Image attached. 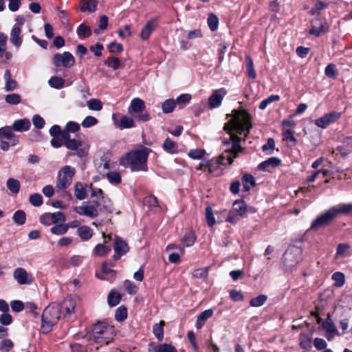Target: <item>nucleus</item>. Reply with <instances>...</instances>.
Segmentation results:
<instances>
[{
  "label": "nucleus",
  "mask_w": 352,
  "mask_h": 352,
  "mask_svg": "<svg viewBox=\"0 0 352 352\" xmlns=\"http://www.w3.org/2000/svg\"><path fill=\"white\" fill-rule=\"evenodd\" d=\"M107 177L112 184H118L121 182V176L118 172H109L107 173Z\"/></svg>",
  "instance_id": "13d9d810"
},
{
  "label": "nucleus",
  "mask_w": 352,
  "mask_h": 352,
  "mask_svg": "<svg viewBox=\"0 0 352 352\" xmlns=\"http://www.w3.org/2000/svg\"><path fill=\"white\" fill-rule=\"evenodd\" d=\"M279 99L280 96L278 95H271L270 96H269L268 98H267L266 99L263 100L260 102L259 109H265L270 103L278 101L279 100Z\"/></svg>",
  "instance_id": "bf43d9fd"
},
{
  "label": "nucleus",
  "mask_w": 352,
  "mask_h": 352,
  "mask_svg": "<svg viewBox=\"0 0 352 352\" xmlns=\"http://www.w3.org/2000/svg\"><path fill=\"white\" fill-rule=\"evenodd\" d=\"M350 245L347 243H340L338 245L335 258L345 256L346 252L350 249Z\"/></svg>",
  "instance_id": "8fccbe9b"
},
{
  "label": "nucleus",
  "mask_w": 352,
  "mask_h": 352,
  "mask_svg": "<svg viewBox=\"0 0 352 352\" xmlns=\"http://www.w3.org/2000/svg\"><path fill=\"white\" fill-rule=\"evenodd\" d=\"M87 105L90 110L100 111L102 109V102L99 99L92 98L87 102Z\"/></svg>",
  "instance_id": "79ce46f5"
},
{
  "label": "nucleus",
  "mask_w": 352,
  "mask_h": 352,
  "mask_svg": "<svg viewBox=\"0 0 352 352\" xmlns=\"http://www.w3.org/2000/svg\"><path fill=\"white\" fill-rule=\"evenodd\" d=\"M280 160L276 157H270L267 160H265L261 163L258 166L259 169L265 170L267 167L271 166L272 167H276L280 164Z\"/></svg>",
  "instance_id": "7c9ffc66"
},
{
  "label": "nucleus",
  "mask_w": 352,
  "mask_h": 352,
  "mask_svg": "<svg viewBox=\"0 0 352 352\" xmlns=\"http://www.w3.org/2000/svg\"><path fill=\"white\" fill-rule=\"evenodd\" d=\"M30 126L31 123L30 120L28 118H23L15 120L11 127L12 130L13 129L15 131L23 132L28 131Z\"/></svg>",
  "instance_id": "aec40b11"
},
{
  "label": "nucleus",
  "mask_w": 352,
  "mask_h": 352,
  "mask_svg": "<svg viewBox=\"0 0 352 352\" xmlns=\"http://www.w3.org/2000/svg\"><path fill=\"white\" fill-rule=\"evenodd\" d=\"M78 234L82 240L86 241L91 237L92 230L88 226H81L78 229Z\"/></svg>",
  "instance_id": "a19ab883"
},
{
  "label": "nucleus",
  "mask_w": 352,
  "mask_h": 352,
  "mask_svg": "<svg viewBox=\"0 0 352 352\" xmlns=\"http://www.w3.org/2000/svg\"><path fill=\"white\" fill-rule=\"evenodd\" d=\"M98 123V120L94 116H87L81 123L83 128H89L96 125Z\"/></svg>",
  "instance_id": "680f3d73"
},
{
  "label": "nucleus",
  "mask_w": 352,
  "mask_h": 352,
  "mask_svg": "<svg viewBox=\"0 0 352 352\" xmlns=\"http://www.w3.org/2000/svg\"><path fill=\"white\" fill-rule=\"evenodd\" d=\"M98 3L97 0H87L83 2L80 10L82 12H94L96 10Z\"/></svg>",
  "instance_id": "473e14b6"
},
{
  "label": "nucleus",
  "mask_w": 352,
  "mask_h": 352,
  "mask_svg": "<svg viewBox=\"0 0 352 352\" xmlns=\"http://www.w3.org/2000/svg\"><path fill=\"white\" fill-rule=\"evenodd\" d=\"M104 64L109 67H111L113 70H117L122 67L120 60L116 56L107 58L104 60Z\"/></svg>",
  "instance_id": "4c0bfd02"
},
{
  "label": "nucleus",
  "mask_w": 352,
  "mask_h": 352,
  "mask_svg": "<svg viewBox=\"0 0 352 352\" xmlns=\"http://www.w3.org/2000/svg\"><path fill=\"white\" fill-rule=\"evenodd\" d=\"M64 146L69 150L75 151L76 155L83 157L88 154L89 146L80 140L72 139L64 142Z\"/></svg>",
  "instance_id": "9d476101"
},
{
  "label": "nucleus",
  "mask_w": 352,
  "mask_h": 352,
  "mask_svg": "<svg viewBox=\"0 0 352 352\" xmlns=\"http://www.w3.org/2000/svg\"><path fill=\"white\" fill-rule=\"evenodd\" d=\"M69 228V226L67 224L59 223L53 226L51 228V232L56 235H62L65 234Z\"/></svg>",
  "instance_id": "a18cd8bd"
},
{
  "label": "nucleus",
  "mask_w": 352,
  "mask_h": 352,
  "mask_svg": "<svg viewBox=\"0 0 352 352\" xmlns=\"http://www.w3.org/2000/svg\"><path fill=\"white\" fill-rule=\"evenodd\" d=\"M205 217L208 226L212 227L215 224V219L214 217L212 209L210 206L206 208Z\"/></svg>",
  "instance_id": "3c124183"
},
{
  "label": "nucleus",
  "mask_w": 352,
  "mask_h": 352,
  "mask_svg": "<svg viewBox=\"0 0 352 352\" xmlns=\"http://www.w3.org/2000/svg\"><path fill=\"white\" fill-rule=\"evenodd\" d=\"M275 146V142L272 138H269L265 144H264L262 147V149L264 152H266L267 154H272Z\"/></svg>",
  "instance_id": "338daca9"
},
{
  "label": "nucleus",
  "mask_w": 352,
  "mask_h": 352,
  "mask_svg": "<svg viewBox=\"0 0 352 352\" xmlns=\"http://www.w3.org/2000/svg\"><path fill=\"white\" fill-rule=\"evenodd\" d=\"M77 34L80 38H87L91 34V30L90 27L87 25L85 23H81L77 28Z\"/></svg>",
  "instance_id": "e433bc0d"
},
{
  "label": "nucleus",
  "mask_w": 352,
  "mask_h": 352,
  "mask_svg": "<svg viewBox=\"0 0 352 352\" xmlns=\"http://www.w3.org/2000/svg\"><path fill=\"white\" fill-rule=\"evenodd\" d=\"M116 125L120 129H130V128L135 127L133 119L127 116H122L120 122L118 123H116Z\"/></svg>",
  "instance_id": "a878e982"
},
{
  "label": "nucleus",
  "mask_w": 352,
  "mask_h": 352,
  "mask_svg": "<svg viewBox=\"0 0 352 352\" xmlns=\"http://www.w3.org/2000/svg\"><path fill=\"white\" fill-rule=\"evenodd\" d=\"M328 25L324 19H314L311 21V28L309 33L316 36H319L322 33H324L328 30Z\"/></svg>",
  "instance_id": "f3484780"
},
{
  "label": "nucleus",
  "mask_w": 352,
  "mask_h": 352,
  "mask_svg": "<svg viewBox=\"0 0 352 352\" xmlns=\"http://www.w3.org/2000/svg\"><path fill=\"white\" fill-rule=\"evenodd\" d=\"M176 104V102L174 99L166 100L162 104V112L164 113H171L174 110Z\"/></svg>",
  "instance_id": "ea45409f"
},
{
  "label": "nucleus",
  "mask_w": 352,
  "mask_h": 352,
  "mask_svg": "<svg viewBox=\"0 0 352 352\" xmlns=\"http://www.w3.org/2000/svg\"><path fill=\"white\" fill-rule=\"evenodd\" d=\"M13 276L20 285H30L33 282L32 274H28L24 268L18 267L13 273Z\"/></svg>",
  "instance_id": "dca6fc26"
},
{
  "label": "nucleus",
  "mask_w": 352,
  "mask_h": 352,
  "mask_svg": "<svg viewBox=\"0 0 352 352\" xmlns=\"http://www.w3.org/2000/svg\"><path fill=\"white\" fill-rule=\"evenodd\" d=\"M341 116V113L337 111H332L329 113L324 114L320 118L315 120V124L322 129H325L331 123L335 122Z\"/></svg>",
  "instance_id": "ddd939ff"
},
{
  "label": "nucleus",
  "mask_w": 352,
  "mask_h": 352,
  "mask_svg": "<svg viewBox=\"0 0 352 352\" xmlns=\"http://www.w3.org/2000/svg\"><path fill=\"white\" fill-rule=\"evenodd\" d=\"M75 169L70 166H63L58 173L56 187L60 190L66 189L72 182Z\"/></svg>",
  "instance_id": "423d86ee"
},
{
  "label": "nucleus",
  "mask_w": 352,
  "mask_h": 352,
  "mask_svg": "<svg viewBox=\"0 0 352 352\" xmlns=\"http://www.w3.org/2000/svg\"><path fill=\"white\" fill-rule=\"evenodd\" d=\"M59 306L60 307V313H64L63 317L69 318L74 313L76 302L73 298L68 297L66 298Z\"/></svg>",
  "instance_id": "a211bd4d"
},
{
  "label": "nucleus",
  "mask_w": 352,
  "mask_h": 352,
  "mask_svg": "<svg viewBox=\"0 0 352 352\" xmlns=\"http://www.w3.org/2000/svg\"><path fill=\"white\" fill-rule=\"evenodd\" d=\"M301 250L292 247L287 249L283 256V262L288 270L295 267L300 261Z\"/></svg>",
  "instance_id": "1a4fd4ad"
},
{
  "label": "nucleus",
  "mask_w": 352,
  "mask_h": 352,
  "mask_svg": "<svg viewBox=\"0 0 352 352\" xmlns=\"http://www.w3.org/2000/svg\"><path fill=\"white\" fill-rule=\"evenodd\" d=\"M191 100V96L188 94H181L179 96L177 99L175 100L176 104H178L179 105H185L188 104L190 100ZM183 106L180 107V108H182Z\"/></svg>",
  "instance_id": "0e129e2a"
},
{
  "label": "nucleus",
  "mask_w": 352,
  "mask_h": 352,
  "mask_svg": "<svg viewBox=\"0 0 352 352\" xmlns=\"http://www.w3.org/2000/svg\"><path fill=\"white\" fill-rule=\"evenodd\" d=\"M144 109V102L142 99L136 98L132 100L128 111L129 113H140L135 118L140 121L147 122L151 119V117L148 112H143Z\"/></svg>",
  "instance_id": "6e6552de"
},
{
  "label": "nucleus",
  "mask_w": 352,
  "mask_h": 352,
  "mask_svg": "<svg viewBox=\"0 0 352 352\" xmlns=\"http://www.w3.org/2000/svg\"><path fill=\"white\" fill-rule=\"evenodd\" d=\"M74 195L78 200H82L87 197V191L82 183L76 182L75 184Z\"/></svg>",
  "instance_id": "cd10ccee"
},
{
  "label": "nucleus",
  "mask_w": 352,
  "mask_h": 352,
  "mask_svg": "<svg viewBox=\"0 0 352 352\" xmlns=\"http://www.w3.org/2000/svg\"><path fill=\"white\" fill-rule=\"evenodd\" d=\"M251 116L245 109H234L232 111V118L223 127L224 130L231 135L232 140L230 148H225L224 151L219 155L217 162L221 165L231 164L234 158L238 156V153L243 151L240 145L241 138L232 133L233 131L241 135L243 132L250 133L252 127L251 123Z\"/></svg>",
  "instance_id": "f257e3e1"
},
{
  "label": "nucleus",
  "mask_w": 352,
  "mask_h": 352,
  "mask_svg": "<svg viewBox=\"0 0 352 352\" xmlns=\"http://www.w3.org/2000/svg\"><path fill=\"white\" fill-rule=\"evenodd\" d=\"M21 32V28L14 25L10 32V42L16 47H19L22 43V38L20 34Z\"/></svg>",
  "instance_id": "412c9836"
},
{
  "label": "nucleus",
  "mask_w": 352,
  "mask_h": 352,
  "mask_svg": "<svg viewBox=\"0 0 352 352\" xmlns=\"http://www.w3.org/2000/svg\"><path fill=\"white\" fill-rule=\"evenodd\" d=\"M312 340L311 338L305 333H302L299 335V346L305 349L309 350L311 347Z\"/></svg>",
  "instance_id": "bb28decb"
},
{
  "label": "nucleus",
  "mask_w": 352,
  "mask_h": 352,
  "mask_svg": "<svg viewBox=\"0 0 352 352\" xmlns=\"http://www.w3.org/2000/svg\"><path fill=\"white\" fill-rule=\"evenodd\" d=\"M325 75L330 78H336L338 74L336 65L330 63L327 65L324 69Z\"/></svg>",
  "instance_id": "4d7b16f0"
},
{
  "label": "nucleus",
  "mask_w": 352,
  "mask_h": 352,
  "mask_svg": "<svg viewBox=\"0 0 352 352\" xmlns=\"http://www.w3.org/2000/svg\"><path fill=\"white\" fill-rule=\"evenodd\" d=\"M227 94L225 88L214 90L208 98V105L211 109L218 107L221 105L222 100Z\"/></svg>",
  "instance_id": "2eb2a0df"
},
{
  "label": "nucleus",
  "mask_w": 352,
  "mask_h": 352,
  "mask_svg": "<svg viewBox=\"0 0 352 352\" xmlns=\"http://www.w3.org/2000/svg\"><path fill=\"white\" fill-rule=\"evenodd\" d=\"M29 201L32 206L38 207L43 204V197L38 193H34L30 196Z\"/></svg>",
  "instance_id": "5fc2aeb1"
},
{
  "label": "nucleus",
  "mask_w": 352,
  "mask_h": 352,
  "mask_svg": "<svg viewBox=\"0 0 352 352\" xmlns=\"http://www.w3.org/2000/svg\"><path fill=\"white\" fill-rule=\"evenodd\" d=\"M94 204L86 205L76 207L74 210L80 215L87 216L91 218H95L98 215L97 208L100 206V204L97 201H93Z\"/></svg>",
  "instance_id": "f8f14e48"
},
{
  "label": "nucleus",
  "mask_w": 352,
  "mask_h": 352,
  "mask_svg": "<svg viewBox=\"0 0 352 352\" xmlns=\"http://www.w3.org/2000/svg\"><path fill=\"white\" fill-rule=\"evenodd\" d=\"M12 219L16 224L23 225L26 221V214L23 210H19L14 213Z\"/></svg>",
  "instance_id": "58836bf2"
},
{
  "label": "nucleus",
  "mask_w": 352,
  "mask_h": 352,
  "mask_svg": "<svg viewBox=\"0 0 352 352\" xmlns=\"http://www.w3.org/2000/svg\"><path fill=\"white\" fill-rule=\"evenodd\" d=\"M59 304L52 303L48 305L42 315V329L45 333L50 332L60 318Z\"/></svg>",
  "instance_id": "7ed1b4c3"
},
{
  "label": "nucleus",
  "mask_w": 352,
  "mask_h": 352,
  "mask_svg": "<svg viewBox=\"0 0 352 352\" xmlns=\"http://www.w3.org/2000/svg\"><path fill=\"white\" fill-rule=\"evenodd\" d=\"M6 186L13 194H17L20 190V182L14 178H9L6 182Z\"/></svg>",
  "instance_id": "c756f323"
},
{
  "label": "nucleus",
  "mask_w": 352,
  "mask_h": 352,
  "mask_svg": "<svg viewBox=\"0 0 352 352\" xmlns=\"http://www.w3.org/2000/svg\"><path fill=\"white\" fill-rule=\"evenodd\" d=\"M207 22L211 31L214 32L217 30L219 19L218 17L214 14L210 13L208 15Z\"/></svg>",
  "instance_id": "de8ad7c7"
},
{
  "label": "nucleus",
  "mask_w": 352,
  "mask_h": 352,
  "mask_svg": "<svg viewBox=\"0 0 352 352\" xmlns=\"http://www.w3.org/2000/svg\"><path fill=\"white\" fill-rule=\"evenodd\" d=\"M322 326L327 333H335L337 332L336 327L329 314H328L327 318L322 322Z\"/></svg>",
  "instance_id": "2f4dec72"
},
{
  "label": "nucleus",
  "mask_w": 352,
  "mask_h": 352,
  "mask_svg": "<svg viewBox=\"0 0 352 352\" xmlns=\"http://www.w3.org/2000/svg\"><path fill=\"white\" fill-rule=\"evenodd\" d=\"M53 64L56 67H70L75 64L74 56L69 52L56 54L53 57Z\"/></svg>",
  "instance_id": "9b49d317"
},
{
  "label": "nucleus",
  "mask_w": 352,
  "mask_h": 352,
  "mask_svg": "<svg viewBox=\"0 0 352 352\" xmlns=\"http://www.w3.org/2000/svg\"><path fill=\"white\" fill-rule=\"evenodd\" d=\"M267 296H265L264 294H261L258 296L251 299V300L250 301V305L252 307H260L265 302V301L267 300Z\"/></svg>",
  "instance_id": "864d4df0"
},
{
  "label": "nucleus",
  "mask_w": 352,
  "mask_h": 352,
  "mask_svg": "<svg viewBox=\"0 0 352 352\" xmlns=\"http://www.w3.org/2000/svg\"><path fill=\"white\" fill-rule=\"evenodd\" d=\"M113 250L115 252L113 259L115 261H118L122 256L126 254L129 251V247L125 241H124L122 238L116 236L114 238Z\"/></svg>",
  "instance_id": "4468645a"
},
{
  "label": "nucleus",
  "mask_w": 352,
  "mask_h": 352,
  "mask_svg": "<svg viewBox=\"0 0 352 352\" xmlns=\"http://www.w3.org/2000/svg\"><path fill=\"white\" fill-rule=\"evenodd\" d=\"M162 147L165 151L171 154L177 153L178 150L177 144L169 138L164 140Z\"/></svg>",
  "instance_id": "c85d7f7f"
},
{
  "label": "nucleus",
  "mask_w": 352,
  "mask_h": 352,
  "mask_svg": "<svg viewBox=\"0 0 352 352\" xmlns=\"http://www.w3.org/2000/svg\"><path fill=\"white\" fill-rule=\"evenodd\" d=\"M157 28V21L151 19L142 28L140 32V37L142 40H147L153 31Z\"/></svg>",
  "instance_id": "6ab92c4d"
},
{
  "label": "nucleus",
  "mask_w": 352,
  "mask_h": 352,
  "mask_svg": "<svg viewBox=\"0 0 352 352\" xmlns=\"http://www.w3.org/2000/svg\"><path fill=\"white\" fill-rule=\"evenodd\" d=\"M336 218V216L333 208H330L312 221L310 229L317 230L320 228L328 226Z\"/></svg>",
  "instance_id": "0eeeda50"
},
{
  "label": "nucleus",
  "mask_w": 352,
  "mask_h": 352,
  "mask_svg": "<svg viewBox=\"0 0 352 352\" xmlns=\"http://www.w3.org/2000/svg\"><path fill=\"white\" fill-rule=\"evenodd\" d=\"M14 347L13 342L10 339H3L0 342L1 352H10Z\"/></svg>",
  "instance_id": "603ef678"
},
{
  "label": "nucleus",
  "mask_w": 352,
  "mask_h": 352,
  "mask_svg": "<svg viewBox=\"0 0 352 352\" xmlns=\"http://www.w3.org/2000/svg\"><path fill=\"white\" fill-rule=\"evenodd\" d=\"M245 60L247 61V67L248 76L250 78L254 79L256 77V73L254 67L253 60L249 54L245 55Z\"/></svg>",
  "instance_id": "c03bdc74"
},
{
  "label": "nucleus",
  "mask_w": 352,
  "mask_h": 352,
  "mask_svg": "<svg viewBox=\"0 0 352 352\" xmlns=\"http://www.w3.org/2000/svg\"><path fill=\"white\" fill-rule=\"evenodd\" d=\"M241 182L243 184V190L245 192H248L256 185L254 177L252 175L248 173L243 175Z\"/></svg>",
  "instance_id": "393cba45"
},
{
  "label": "nucleus",
  "mask_w": 352,
  "mask_h": 352,
  "mask_svg": "<svg viewBox=\"0 0 352 352\" xmlns=\"http://www.w3.org/2000/svg\"><path fill=\"white\" fill-rule=\"evenodd\" d=\"M127 317V309L126 307L121 306L118 307L115 314V318L117 321H123Z\"/></svg>",
  "instance_id": "6e6d98bb"
},
{
  "label": "nucleus",
  "mask_w": 352,
  "mask_h": 352,
  "mask_svg": "<svg viewBox=\"0 0 352 352\" xmlns=\"http://www.w3.org/2000/svg\"><path fill=\"white\" fill-rule=\"evenodd\" d=\"M6 102L12 105H16L21 102V97L18 94H10L5 96Z\"/></svg>",
  "instance_id": "09e8293b"
},
{
  "label": "nucleus",
  "mask_w": 352,
  "mask_h": 352,
  "mask_svg": "<svg viewBox=\"0 0 352 352\" xmlns=\"http://www.w3.org/2000/svg\"><path fill=\"white\" fill-rule=\"evenodd\" d=\"M111 250L110 246H106L104 243L98 244L94 249L93 253L98 256H104Z\"/></svg>",
  "instance_id": "72a5a7b5"
},
{
  "label": "nucleus",
  "mask_w": 352,
  "mask_h": 352,
  "mask_svg": "<svg viewBox=\"0 0 352 352\" xmlns=\"http://www.w3.org/2000/svg\"><path fill=\"white\" fill-rule=\"evenodd\" d=\"M332 279L335 281L334 286L336 287L343 286L345 283V276L340 272L333 273L332 275Z\"/></svg>",
  "instance_id": "37998d69"
},
{
  "label": "nucleus",
  "mask_w": 352,
  "mask_h": 352,
  "mask_svg": "<svg viewBox=\"0 0 352 352\" xmlns=\"http://www.w3.org/2000/svg\"><path fill=\"white\" fill-rule=\"evenodd\" d=\"M232 210L234 212H235V213L239 214L240 217H247V206L245 201L243 200L235 201L233 204V207Z\"/></svg>",
  "instance_id": "5701e85b"
},
{
  "label": "nucleus",
  "mask_w": 352,
  "mask_h": 352,
  "mask_svg": "<svg viewBox=\"0 0 352 352\" xmlns=\"http://www.w3.org/2000/svg\"><path fill=\"white\" fill-rule=\"evenodd\" d=\"M52 223L54 224L63 223L65 221V217L62 212L51 213Z\"/></svg>",
  "instance_id": "e2e57ef3"
},
{
  "label": "nucleus",
  "mask_w": 352,
  "mask_h": 352,
  "mask_svg": "<svg viewBox=\"0 0 352 352\" xmlns=\"http://www.w3.org/2000/svg\"><path fill=\"white\" fill-rule=\"evenodd\" d=\"M49 85L54 89H61L63 87L65 84V80L58 76H52L48 80Z\"/></svg>",
  "instance_id": "c9c22d12"
},
{
  "label": "nucleus",
  "mask_w": 352,
  "mask_h": 352,
  "mask_svg": "<svg viewBox=\"0 0 352 352\" xmlns=\"http://www.w3.org/2000/svg\"><path fill=\"white\" fill-rule=\"evenodd\" d=\"M93 340L100 346L108 345L113 340V329L111 327L101 322L96 323L92 329Z\"/></svg>",
  "instance_id": "20e7f679"
},
{
  "label": "nucleus",
  "mask_w": 352,
  "mask_h": 352,
  "mask_svg": "<svg viewBox=\"0 0 352 352\" xmlns=\"http://www.w3.org/2000/svg\"><path fill=\"white\" fill-rule=\"evenodd\" d=\"M204 154L205 150L204 149H192L188 152V155L192 159L199 160Z\"/></svg>",
  "instance_id": "69168bd1"
},
{
  "label": "nucleus",
  "mask_w": 352,
  "mask_h": 352,
  "mask_svg": "<svg viewBox=\"0 0 352 352\" xmlns=\"http://www.w3.org/2000/svg\"><path fill=\"white\" fill-rule=\"evenodd\" d=\"M121 297L120 294L111 292L108 295V303L110 306H116L119 304Z\"/></svg>",
  "instance_id": "052dcab7"
},
{
  "label": "nucleus",
  "mask_w": 352,
  "mask_h": 352,
  "mask_svg": "<svg viewBox=\"0 0 352 352\" xmlns=\"http://www.w3.org/2000/svg\"><path fill=\"white\" fill-rule=\"evenodd\" d=\"M331 208H333L336 217L340 214L349 215L352 213V203L339 204Z\"/></svg>",
  "instance_id": "4be33fe9"
},
{
  "label": "nucleus",
  "mask_w": 352,
  "mask_h": 352,
  "mask_svg": "<svg viewBox=\"0 0 352 352\" xmlns=\"http://www.w3.org/2000/svg\"><path fill=\"white\" fill-rule=\"evenodd\" d=\"M165 322L161 320L159 323L155 324L153 327V332L158 340H162L164 338V326Z\"/></svg>",
  "instance_id": "f704fd0d"
},
{
  "label": "nucleus",
  "mask_w": 352,
  "mask_h": 352,
  "mask_svg": "<svg viewBox=\"0 0 352 352\" xmlns=\"http://www.w3.org/2000/svg\"><path fill=\"white\" fill-rule=\"evenodd\" d=\"M151 151L150 148L141 146L140 148L127 153L121 164H128L132 171H146L147 159Z\"/></svg>",
  "instance_id": "f03ea898"
},
{
  "label": "nucleus",
  "mask_w": 352,
  "mask_h": 352,
  "mask_svg": "<svg viewBox=\"0 0 352 352\" xmlns=\"http://www.w3.org/2000/svg\"><path fill=\"white\" fill-rule=\"evenodd\" d=\"M196 240L195 234L192 231H189L182 238V243L186 247L192 246Z\"/></svg>",
  "instance_id": "49530a36"
},
{
  "label": "nucleus",
  "mask_w": 352,
  "mask_h": 352,
  "mask_svg": "<svg viewBox=\"0 0 352 352\" xmlns=\"http://www.w3.org/2000/svg\"><path fill=\"white\" fill-rule=\"evenodd\" d=\"M32 122L34 126L38 129H42L45 125L44 119L38 114H36L33 116Z\"/></svg>",
  "instance_id": "774afa93"
},
{
  "label": "nucleus",
  "mask_w": 352,
  "mask_h": 352,
  "mask_svg": "<svg viewBox=\"0 0 352 352\" xmlns=\"http://www.w3.org/2000/svg\"><path fill=\"white\" fill-rule=\"evenodd\" d=\"M213 314V310L212 309H209L202 311L200 314L198 315L197 321H196V327L197 329H201L206 321L210 318Z\"/></svg>",
  "instance_id": "b1692460"
},
{
  "label": "nucleus",
  "mask_w": 352,
  "mask_h": 352,
  "mask_svg": "<svg viewBox=\"0 0 352 352\" xmlns=\"http://www.w3.org/2000/svg\"><path fill=\"white\" fill-rule=\"evenodd\" d=\"M19 142V137L12 131V127L6 126L0 128V148L7 151L10 146H15Z\"/></svg>",
  "instance_id": "39448f33"
}]
</instances>
